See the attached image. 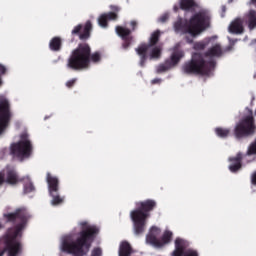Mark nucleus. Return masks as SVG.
<instances>
[{
    "mask_svg": "<svg viewBox=\"0 0 256 256\" xmlns=\"http://www.w3.org/2000/svg\"><path fill=\"white\" fill-rule=\"evenodd\" d=\"M222 11H223V13H225V7L224 6L222 7Z\"/></svg>",
    "mask_w": 256,
    "mask_h": 256,
    "instance_id": "nucleus-42",
    "label": "nucleus"
},
{
    "mask_svg": "<svg viewBox=\"0 0 256 256\" xmlns=\"http://www.w3.org/2000/svg\"><path fill=\"white\" fill-rule=\"evenodd\" d=\"M229 161L231 162L229 165V170L232 173H235L241 169V154H237L235 158H230Z\"/></svg>",
    "mask_w": 256,
    "mask_h": 256,
    "instance_id": "nucleus-21",
    "label": "nucleus"
},
{
    "mask_svg": "<svg viewBox=\"0 0 256 256\" xmlns=\"http://www.w3.org/2000/svg\"><path fill=\"white\" fill-rule=\"evenodd\" d=\"M117 19V15L113 12L107 13V14H102L98 18V24L100 27H107L108 21H115Z\"/></svg>",
    "mask_w": 256,
    "mask_h": 256,
    "instance_id": "nucleus-19",
    "label": "nucleus"
},
{
    "mask_svg": "<svg viewBox=\"0 0 256 256\" xmlns=\"http://www.w3.org/2000/svg\"><path fill=\"white\" fill-rule=\"evenodd\" d=\"M10 153L13 157H17L23 161V159H29L31 154L33 153V144H31V140L29 139V134L27 132H23L20 135V141L15 142L10 146Z\"/></svg>",
    "mask_w": 256,
    "mask_h": 256,
    "instance_id": "nucleus-8",
    "label": "nucleus"
},
{
    "mask_svg": "<svg viewBox=\"0 0 256 256\" xmlns=\"http://www.w3.org/2000/svg\"><path fill=\"white\" fill-rule=\"evenodd\" d=\"M137 209L130 212V217L133 222V229L135 235H141L145 232L147 226V219H149V211L155 207L156 203L153 200H146L139 202Z\"/></svg>",
    "mask_w": 256,
    "mask_h": 256,
    "instance_id": "nucleus-5",
    "label": "nucleus"
},
{
    "mask_svg": "<svg viewBox=\"0 0 256 256\" xmlns=\"http://www.w3.org/2000/svg\"><path fill=\"white\" fill-rule=\"evenodd\" d=\"M98 233L99 228L95 225L87 221H80L74 232L60 238L59 249L62 253H69L70 255H87L91 249V243Z\"/></svg>",
    "mask_w": 256,
    "mask_h": 256,
    "instance_id": "nucleus-1",
    "label": "nucleus"
},
{
    "mask_svg": "<svg viewBox=\"0 0 256 256\" xmlns=\"http://www.w3.org/2000/svg\"><path fill=\"white\" fill-rule=\"evenodd\" d=\"M173 240V232L171 230L166 229L160 239L158 240V243H156L157 248L165 247V245H169L171 241Z\"/></svg>",
    "mask_w": 256,
    "mask_h": 256,
    "instance_id": "nucleus-18",
    "label": "nucleus"
},
{
    "mask_svg": "<svg viewBox=\"0 0 256 256\" xmlns=\"http://www.w3.org/2000/svg\"><path fill=\"white\" fill-rule=\"evenodd\" d=\"M51 51H59L61 49V38L55 37L50 41Z\"/></svg>",
    "mask_w": 256,
    "mask_h": 256,
    "instance_id": "nucleus-25",
    "label": "nucleus"
},
{
    "mask_svg": "<svg viewBox=\"0 0 256 256\" xmlns=\"http://www.w3.org/2000/svg\"><path fill=\"white\" fill-rule=\"evenodd\" d=\"M252 185H256V172L252 175Z\"/></svg>",
    "mask_w": 256,
    "mask_h": 256,
    "instance_id": "nucleus-37",
    "label": "nucleus"
},
{
    "mask_svg": "<svg viewBox=\"0 0 256 256\" xmlns=\"http://www.w3.org/2000/svg\"><path fill=\"white\" fill-rule=\"evenodd\" d=\"M221 45L214 44L203 56L201 53H194L192 60L183 67L185 73H200V75H209L215 69V60L213 57L221 55Z\"/></svg>",
    "mask_w": 256,
    "mask_h": 256,
    "instance_id": "nucleus-4",
    "label": "nucleus"
},
{
    "mask_svg": "<svg viewBox=\"0 0 256 256\" xmlns=\"http://www.w3.org/2000/svg\"><path fill=\"white\" fill-rule=\"evenodd\" d=\"M229 33H233L234 35H241L243 33V20L241 18H237L232 21L228 27Z\"/></svg>",
    "mask_w": 256,
    "mask_h": 256,
    "instance_id": "nucleus-17",
    "label": "nucleus"
},
{
    "mask_svg": "<svg viewBox=\"0 0 256 256\" xmlns=\"http://www.w3.org/2000/svg\"><path fill=\"white\" fill-rule=\"evenodd\" d=\"M246 19L248 21V27L250 30H253L254 27H256V11L250 10L249 13L246 16Z\"/></svg>",
    "mask_w": 256,
    "mask_h": 256,
    "instance_id": "nucleus-23",
    "label": "nucleus"
},
{
    "mask_svg": "<svg viewBox=\"0 0 256 256\" xmlns=\"http://www.w3.org/2000/svg\"><path fill=\"white\" fill-rule=\"evenodd\" d=\"M91 61H93V63H99V61H101V54H99L97 52L92 54Z\"/></svg>",
    "mask_w": 256,
    "mask_h": 256,
    "instance_id": "nucleus-30",
    "label": "nucleus"
},
{
    "mask_svg": "<svg viewBox=\"0 0 256 256\" xmlns=\"http://www.w3.org/2000/svg\"><path fill=\"white\" fill-rule=\"evenodd\" d=\"M92 29V25H91V22L88 21L86 22L85 26H84V30H83V33L80 34V39H89V33Z\"/></svg>",
    "mask_w": 256,
    "mask_h": 256,
    "instance_id": "nucleus-27",
    "label": "nucleus"
},
{
    "mask_svg": "<svg viewBox=\"0 0 256 256\" xmlns=\"http://www.w3.org/2000/svg\"><path fill=\"white\" fill-rule=\"evenodd\" d=\"M111 9H112V11H119V7H117V6H112Z\"/></svg>",
    "mask_w": 256,
    "mask_h": 256,
    "instance_id": "nucleus-38",
    "label": "nucleus"
},
{
    "mask_svg": "<svg viewBox=\"0 0 256 256\" xmlns=\"http://www.w3.org/2000/svg\"><path fill=\"white\" fill-rule=\"evenodd\" d=\"M130 25L132 27V31H135V27H137V22L136 21H132V22H130Z\"/></svg>",
    "mask_w": 256,
    "mask_h": 256,
    "instance_id": "nucleus-36",
    "label": "nucleus"
},
{
    "mask_svg": "<svg viewBox=\"0 0 256 256\" xmlns=\"http://www.w3.org/2000/svg\"><path fill=\"white\" fill-rule=\"evenodd\" d=\"M0 229H3V225L0 224Z\"/></svg>",
    "mask_w": 256,
    "mask_h": 256,
    "instance_id": "nucleus-43",
    "label": "nucleus"
},
{
    "mask_svg": "<svg viewBox=\"0 0 256 256\" xmlns=\"http://www.w3.org/2000/svg\"><path fill=\"white\" fill-rule=\"evenodd\" d=\"M116 33L117 35H119V37H121L125 42L123 44L124 49H127L129 47V44L131 41V30L125 28V27H121V26H117L116 27Z\"/></svg>",
    "mask_w": 256,
    "mask_h": 256,
    "instance_id": "nucleus-16",
    "label": "nucleus"
},
{
    "mask_svg": "<svg viewBox=\"0 0 256 256\" xmlns=\"http://www.w3.org/2000/svg\"><path fill=\"white\" fill-rule=\"evenodd\" d=\"M81 25L76 26L73 30H72V35H77V33H79V31H81Z\"/></svg>",
    "mask_w": 256,
    "mask_h": 256,
    "instance_id": "nucleus-34",
    "label": "nucleus"
},
{
    "mask_svg": "<svg viewBox=\"0 0 256 256\" xmlns=\"http://www.w3.org/2000/svg\"><path fill=\"white\" fill-rule=\"evenodd\" d=\"M131 253H133V250L129 242H122L119 248V256H131Z\"/></svg>",
    "mask_w": 256,
    "mask_h": 256,
    "instance_id": "nucleus-22",
    "label": "nucleus"
},
{
    "mask_svg": "<svg viewBox=\"0 0 256 256\" xmlns=\"http://www.w3.org/2000/svg\"><path fill=\"white\" fill-rule=\"evenodd\" d=\"M253 3H256V0H252Z\"/></svg>",
    "mask_w": 256,
    "mask_h": 256,
    "instance_id": "nucleus-45",
    "label": "nucleus"
},
{
    "mask_svg": "<svg viewBox=\"0 0 256 256\" xmlns=\"http://www.w3.org/2000/svg\"><path fill=\"white\" fill-rule=\"evenodd\" d=\"M247 155H256V140L248 147Z\"/></svg>",
    "mask_w": 256,
    "mask_h": 256,
    "instance_id": "nucleus-29",
    "label": "nucleus"
},
{
    "mask_svg": "<svg viewBox=\"0 0 256 256\" xmlns=\"http://www.w3.org/2000/svg\"><path fill=\"white\" fill-rule=\"evenodd\" d=\"M4 183H9L10 185L19 183V176H17L13 166H7L0 172V186Z\"/></svg>",
    "mask_w": 256,
    "mask_h": 256,
    "instance_id": "nucleus-14",
    "label": "nucleus"
},
{
    "mask_svg": "<svg viewBox=\"0 0 256 256\" xmlns=\"http://www.w3.org/2000/svg\"><path fill=\"white\" fill-rule=\"evenodd\" d=\"M75 81L77 80L76 79L69 80L68 82H66V86L73 87V85H75Z\"/></svg>",
    "mask_w": 256,
    "mask_h": 256,
    "instance_id": "nucleus-35",
    "label": "nucleus"
},
{
    "mask_svg": "<svg viewBox=\"0 0 256 256\" xmlns=\"http://www.w3.org/2000/svg\"><path fill=\"white\" fill-rule=\"evenodd\" d=\"M175 249L172 252V256H199V252L194 249H187L189 247V242L183 238H176Z\"/></svg>",
    "mask_w": 256,
    "mask_h": 256,
    "instance_id": "nucleus-13",
    "label": "nucleus"
},
{
    "mask_svg": "<svg viewBox=\"0 0 256 256\" xmlns=\"http://www.w3.org/2000/svg\"><path fill=\"white\" fill-rule=\"evenodd\" d=\"M12 117L13 114L11 113L9 100L4 95H0V135H3L7 131Z\"/></svg>",
    "mask_w": 256,
    "mask_h": 256,
    "instance_id": "nucleus-10",
    "label": "nucleus"
},
{
    "mask_svg": "<svg viewBox=\"0 0 256 256\" xmlns=\"http://www.w3.org/2000/svg\"><path fill=\"white\" fill-rule=\"evenodd\" d=\"M3 85V80L0 77V87Z\"/></svg>",
    "mask_w": 256,
    "mask_h": 256,
    "instance_id": "nucleus-41",
    "label": "nucleus"
},
{
    "mask_svg": "<svg viewBox=\"0 0 256 256\" xmlns=\"http://www.w3.org/2000/svg\"><path fill=\"white\" fill-rule=\"evenodd\" d=\"M215 133L218 137L224 138L228 137L230 130L225 128H216Z\"/></svg>",
    "mask_w": 256,
    "mask_h": 256,
    "instance_id": "nucleus-28",
    "label": "nucleus"
},
{
    "mask_svg": "<svg viewBox=\"0 0 256 256\" xmlns=\"http://www.w3.org/2000/svg\"><path fill=\"white\" fill-rule=\"evenodd\" d=\"M32 191H35V186H33L31 179L29 177L24 178V193H31Z\"/></svg>",
    "mask_w": 256,
    "mask_h": 256,
    "instance_id": "nucleus-26",
    "label": "nucleus"
},
{
    "mask_svg": "<svg viewBox=\"0 0 256 256\" xmlns=\"http://www.w3.org/2000/svg\"><path fill=\"white\" fill-rule=\"evenodd\" d=\"M216 39H217V36H213L210 39H206V40H204L202 42H197V43L194 44V49L196 51H199L201 49H205V46L209 45V43H211V45H213V41H215Z\"/></svg>",
    "mask_w": 256,
    "mask_h": 256,
    "instance_id": "nucleus-24",
    "label": "nucleus"
},
{
    "mask_svg": "<svg viewBox=\"0 0 256 256\" xmlns=\"http://www.w3.org/2000/svg\"><path fill=\"white\" fill-rule=\"evenodd\" d=\"M169 19V14H164L159 18L160 23H165V21Z\"/></svg>",
    "mask_w": 256,
    "mask_h": 256,
    "instance_id": "nucleus-32",
    "label": "nucleus"
},
{
    "mask_svg": "<svg viewBox=\"0 0 256 256\" xmlns=\"http://www.w3.org/2000/svg\"><path fill=\"white\" fill-rule=\"evenodd\" d=\"M161 81V79H159V78H156V79H154V80H152V83H159Z\"/></svg>",
    "mask_w": 256,
    "mask_h": 256,
    "instance_id": "nucleus-39",
    "label": "nucleus"
},
{
    "mask_svg": "<svg viewBox=\"0 0 256 256\" xmlns=\"http://www.w3.org/2000/svg\"><path fill=\"white\" fill-rule=\"evenodd\" d=\"M46 181L48 183L49 194L52 197L51 205H61L65 201V198L59 195V179L48 173Z\"/></svg>",
    "mask_w": 256,
    "mask_h": 256,
    "instance_id": "nucleus-11",
    "label": "nucleus"
},
{
    "mask_svg": "<svg viewBox=\"0 0 256 256\" xmlns=\"http://www.w3.org/2000/svg\"><path fill=\"white\" fill-rule=\"evenodd\" d=\"M91 62V48L87 44H81L68 59V69H87Z\"/></svg>",
    "mask_w": 256,
    "mask_h": 256,
    "instance_id": "nucleus-7",
    "label": "nucleus"
},
{
    "mask_svg": "<svg viewBox=\"0 0 256 256\" xmlns=\"http://www.w3.org/2000/svg\"><path fill=\"white\" fill-rule=\"evenodd\" d=\"M247 116L236 124L234 135L237 139L249 137L255 133V121L253 120V111L246 109Z\"/></svg>",
    "mask_w": 256,
    "mask_h": 256,
    "instance_id": "nucleus-9",
    "label": "nucleus"
},
{
    "mask_svg": "<svg viewBox=\"0 0 256 256\" xmlns=\"http://www.w3.org/2000/svg\"><path fill=\"white\" fill-rule=\"evenodd\" d=\"M5 73H7V67H5L3 64H0V74L5 75Z\"/></svg>",
    "mask_w": 256,
    "mask_h": 256,
    "instance_id": "nucleus-33",
    "label": "nucleus"
},
{
    "mask_svg": "<svg viewBox=\"0 0 256 256\" xmlns=\"http://www.w3.org/2000/svg\"><path fill=\"white\" fill-rule=\"evenodd\" d=\"M185 57L183 50L179 49V45H176L173 48L172 54L169 60H166L164 64H161L157 67V73H165L169 69H173L176 65Z\"/></svg>",
    "mask_w": 256,
    "mask_h": 256,
    "instance_id": "nucleus-12",
    "label": "nucleus"
},
{
    "mask_svg": "<svg viewBox=\"0 0 256 256\" xmlns=\"http://www.w3.org/2000/svg\"><path fill=\"white\" fill-rule=\"evenodd\" d=\"M4 221L10 222L15 221V219H19L21 221L15 228H11L7 231L5 235V247L0 246V256L7 252L8 256H17L21 253V242H19V237H21V233L23 229H25V225H27V219H29V212L25 208H18L15 212L4 213L3 215Z\"/></svg>",
    "mask_w": 256,
    "mask_h": 256,
    "instance_id": "nucleus-2",
    "label": "nucleus"
},
{
    "mask_svg": "<svg viewBox=\"0 0 256 256\" xmlns=\"http://www.w3.org/2000/svg\"><path fill=\"white\" fill-rule=\"evenodd\" d=\"M91 256H101V249L95 248L92 250Z\"/></svg>",
    "mask_w": 256,
    "mask_h": 256,
    "instance_id": "nucleus-31",
    "label": "nucleus"
},
{
    "mask_svg": "<svg viewBox=\"0 0 256 256\" xmlns=\"http://www.w3.org/2000/svg\"><path fill=\"white\" fill-rule=\"evenodd\" d=\"M199 7L195 0H180V8L184 11H195Z\"/></svg>",
    "mask_w": 256,
    "mask_h": 256,
    "instance_id": "nucleus-20",
    "label": "nucleus"
},
{
    "mask_svg": "<svg viewBox=\"0 0 256 256\" xmlns=\"http://www.w3.org/2000/svg\"><path fill=\"white\" fill-rule=\"evenodd\" d=\"M161 235V229L157 226L150 228L148 235L146 236V243L152 245L153 247H157V243H159V236Z\"/></svg>",
    "mask_w": 256,
    "mask_h": 256,
    "instance_id": "nucleus-15",
    "label": "nucleus"
},
{
    "mask_svg": "<svg viewBox=\"0 0 256 256\" xmlns=\"http://www.w3.org/2000/svg\"><path fill=\"white\" fill-rule=\"evenodd\" d=\"M252 47H254V49H256V40L252 42Z\"/></svg>",
    "mask_w": 256,
    "mask_h": 256,
    "instance_id": "nucleus-40",
    "label": "nucleus"
},
{
    "mask_svg": "<svg viewBox=\"0 0 256 256\" xmlns=\"http://www.w3.org/2000/svg\"><path fill=\"white\" fill-rule=\"evenodd\" d=\"M211 16L209 12L205 9L199 11L191 17L189 21L178 20L174 23V31L178 35H185L188 33L191 38H186L188 43H193V38L197 35H201L205 29L209 27V20Z\"/></svg>",
    "mask_w": 256,
    "mask_h": 256,
    "instance_id": "nucleus-3",
    "label": "nucleus"
},
{
    "mask_svg": "<svg viewBox=\"0 0 256 256\" xmlns=\"http://www.w3.org/2000/svg\"><path fill=\"white\" fill-rule=\"evenodd\" d=\"M159 35H161V32H153L148 44H142L136 48L137 55L140 57L141 67L145 65L147 56H149V59H159L161 57V47L155 46L159 41Z\"/></svg>",
    "mask_w": 256,
    "mask_h": 256,
    "instance_id": "nucleus-6",
    "label": "nucleus"
},
{
    "mask_svg": "<svg viewBox=\"0 0 256 256\" xmlns=\"http://www.w3.org/2000/svg\"><path fill=\"white\" fill-rule=\"evenodd\" d=\"M174 11H177V7H174Z\"/></svg>",
    "mask_w": 256,
    "mask_h": 256,
    "instance_id": "nucleus-44",
    "label": "nucleus"
}]
</instances>
